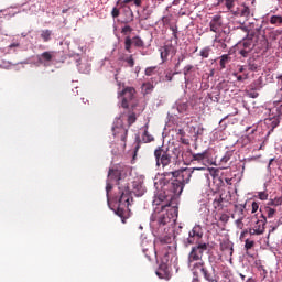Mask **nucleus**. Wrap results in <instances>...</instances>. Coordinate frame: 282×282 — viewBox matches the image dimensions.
Wrapping results in <instances>:
<instances>
[{"label": "nucleus", "instance_id": "obj_2", "mask_svg": "<svg viewBox=\"0 0 282 282\" xmlns=\"http://www.w3.org/2000/svg\"><path fill=\"white\" fill-rule=\"evenodd\" d=\"M206 250H208V243L196 242V245L191 248V251L187 256V264L188 268H192L194 271L200 270L205 281L213 282L218 279L219 275L217 274L215 267H212V269L206 267V262L204 261V252H206Z\"/></svg>", "mask_w": 282, "mask_h": 282}, {"label": "nucleus", "instance_id": "obj_55", "mask_svg": "<svg viewBox=\"0 0 282 282\" xmlns=\"http://www.w3.org/2000/svg\"><path fill=\"white\" fill-rule=\"evenodd\" d=\"M159 200H161L162 203H161V209H155L154 210V213L158 210V212H160V210H162V206H173V205H171V203H164V199H162V198H159Z\"/></svg>", "mask_w": 282, "mask_h": 282}, {"label": "nucleus", "instance_id": "obj_1", "mask_svg": "<svg viewBox=\"0 0 282 282\" xmlns=\"http://www.w3.org/2000/svg\"><path fill=\"white\" fill-rule=\"evenodd\" d=\"M178 209L177 206L162 205L160 212H155L151 217V228L152 234L154 235V243L158 246H166L173 241V237L169 235L171 228L169 224L171 220L175 221L177 219Z\"/></svg>", "mask_w": 282, "mask_h": 282}, {"label": "nucleus", "instance_id": "obj_42", "mask_svg": "<svg viewBox=\"0 0 282 282\" xmlns=\"http://www.w3.org/2000/svg\"><path fill=\"white\" fill-rule=\"evenodd\" d=\"M269 195L267 194V192H258V198L261 199V202H265L268 200Z\"/></svg>", "mask_w": 282, "mask_h": 282}, {"label": "nucleus", "instance_id": "obj_35", "mask_svg": "<svg viewBox=\"0 0 282 282\" xmlns=\"http://www.w3.org/2000/svg\"><path fill=\"white\" fill-rule=\"evenodd\" d=\"M242 46L245 47V50H252V47H254V44L252 43V40H245L242 42Z\"/></svg>", "mask_w": 282, "mask_h": 282}, {"label": "nucleus", "instance_id": "obj_8", "mask_svg": "<svg viewBox=\"0 0 282 282\" xmlns=\"http://www.w3.org/2000/svg\"><path fill=\"white\" fill-rule=\"evenodd\" d=\"M154 158L156 160V166H163L164 169L171 164L172 156L169 150H164L162 147L154 150Z\"/></svg>", "mask_w": 282, "mask_h": 282}, {"label": "nucleus", "instance_id": "obj_32", "mask_svg": "<svg viewBox=\"0 0 282 282\" xmlns=\"http://www.w3.org/2000/svg\"><path fill=\"white\" fill-rule=\"evenodd\" d=\"M235 3H237V0H225V6L227 8V10H229L230 12H232V10H235Z\"/></svg>", "mask_w": 282, "mask_h": 282}, {"label": "nucleus", "instance_id": "obj_23", "mask_svg": "<svg viewBox=\"0 0 282 282\" xmlns=\"http://www.w3.org/2000/svg\"><path fill=\"white\" fill-rule=\"evenodd\" d=\"M120 61H123V63H127L128 67H135V59L133 58V55L123 56L120 58Z\"/></svg>", "mask_w": 282, "mask_h": 282}, {"label": "nucleus", "instance_id": "obj_46", "mask_svg": "<svg viewBox=\"0 0 282 282\" xmlns=\"http://www.w3.org/2000/svg\"><path fill=\"white\" fill-rule=\"evenodd\" d=\"M251 208L252 214L257 213V210H259V202H252Z\"/></svg>", "mask_w": 282, "mask_h": 282}, {"label": "nucleus", "instance_id": "obj_11", "mask_svg": "<svg viewBox=\"0 0 282 282\" xmlns=\"http://www.w3.org/2000/svg\"><path fill=\"white\" fill-rule=\"evenodd\" d=\"M221 25H224V19L221 15H214L209 22V30L210 32H215V34H219Z\"/></svg>", "mask_w": 282, "mask_h": 282}, {"label": "nucleus", "instance_id": "obj_15", "mask_svg": "<svg viewBox=\"0 0 282 282\" xmlns=\"http://www.w3.org/2000/svg\"><path fill=\"white\" fill-rule=\"evenodd\" d=\"M170 54H175V48L172 45H165L161 48V58L163 63L169 61Z\"/></svg>", "mask_w": 282, "mask_h": 282}, {"label": "nucleus", "instance_id": "obj_10", "mask_svg": "<svg viewBox=\"0 0 282 282\" xmlns=\"http://www.w3.org/2000/svg\"><path fill=\"white\" fill-rule=\"evenodd\" d=\"M132 45H134V47H144V41L140 39V36H134L132 39L131 36H127L124 39V50L128 54H131Z\"/></svg>", "mask_w": 282, "mask_h": 282}, {"label": "nucleus", "instance_id": "obj_45", "mask_svg": "<svg viewBox=\"0 0 282 282\" xmlns=\"http://www.w3.org/2000/svg\"><path fill=\"white\" fill-rule=\"evenodd\" d=\"M131 3V0H118L116 6H120L121 8H124V6Z\"/></svg>", "mask_w": 282, "mask_h": 282}, {"label": "nucleus", "instance_id": "obj_34", "mask_svg": "<svg viewBox=\"0 0 282 282\" xmlns=\"http://www.w3.org/2000/svg\"><path fill=\"white\" fill-rule=\"evenodd\" d=\"M111 191H113V185L111 184V181L107 180V184H106V195H107V202L109 204V193H111Z\"/></svg>", "mask_w": 282, "mask_h": 282}, {"label": "nucleus", "instance_id": "obj_43", "mask_svg": "<svg viewBox=\"0 0 282 282\" xmlns=\"http://www.w3.org/2000/svg\"><path fill=\"white\" fill-rule=\"evenodd\" d=\"M111 17H112V19H118V17H120V9H118V7H115L112 9Z\"/></svg>", "mask_w": 282, "mask_h": 282}, {"label": "nucleus", "instance_id": "obj_12", "mask_svg": "<svg viewBox=\"0 0 282 282\" xmlns=\"http://www.w3.org/2000/svg\"><path fill=\"white\" fill-rule=\"evenodd\" d=\"M188 235H189V238L187 239V243L189 246H193V243H195V237L197 239H202V237H204V231L202 230V226L195 225Z\"/></svg>", "mask_w": 282, "mask_h": 282}, {"label": "nucleus", "instance_id": "obj_40", "mask_svg": "<svg viewBox=\"0 0 282 282\" xmlns=\"http://www.w3.org/2000/svg\"><path fill=\"white\" fill-rule=\"evenodd\" d=\"M185 59H186V55L181 54L177 58V63L175 64V69H180V65H182V63H184Z\"/></svg>", "mask_w": 282, "mask_h": 282}, {"label": "nucleus", "instance_id": "obj_20", "mask_svg": "<svg viewBox=\"0 0 282 282\" xmlns=\"http://www.w3.org/2000/svg\"><path fill=\"white\" fill-rule=\"evenodd\" d=\"M208 152L204 151L203 153H196L193 155L192 162H204L208 156Z\"/></svg>", "mask_w": 282, "mask_h": 282}, {"label": "nucleus", "instance_id": "obj_39", "mask_svg": "<svg viewBox=\"0 0 282 282\" xmlns=\"http://www.w3.org/2000/svg\"><path fill=\"white\" fill-rule=\"evenodd\" d=\"M246 250H252L254 248V240L247 239L245 240Z\"/></svg>", "mask_w": 282, "mask_h": 282}, {"label": "nucleus", "instance_id": "obj_61", "mask_svg": "<svg viewBox=\"0 0 282 282\" xmlns=\"http://www.w3.org/2000/svg\"><path fill=\"white\" fill-rule=\"evenodd\" d=\"M139 149H140V144H137L135 148H134V156L133 158H135V155H138V150Z\"/></svg>", "mask_w": 282, "mask_h": 282}, {"label": "nucleus", "instance_id": "obj_47", "mask_svg": "<svg viewBox=\"0 0 282 282\" xmlns=\"http://www.w3.org/2000/svg\"><path fill=\"white\" fill-rule=\"evenodd\" d=\"M170 30L172 31V35L174 36V39L177 40V25L170 26Z\"/></svg>", "mask_w": 282, "mask_h": 282}, {"label": "nucleus", "instance_id": "obj_41", "mask_svg": "<svg viewBox=\"0 0 282 282\" xmlns=\"http://www.w3.org/2000/svg\"><path fill=\"white\" fill-rule=\"evenodd\" d=\"M246 217V215L240 216L237 220H236V226L240 229L243 228V218Z\"/></svg>", "mask_w": 282, "mask_h": 282}, {"label": "nucleus", "instance_id": "obj_54", "mask_svg": "<svg viewBox=\"0 0 282 282\" xmlns=\"http://www.w3.org/2000/svg\"><path fill=\"white\" fill-rule=\"evenodd\" d=\"M130 3H133V6H137V8H140V6H142V0H130Z\"/></svg>", "mask_w": 282, "mask_h": 282}, {"label": "nucleus", "instance_id": "obj_59", "mask_svg": "<svg viewBox=\"0 0 282 282\" xmlns=\"http://www.w3.org/2000/svg\"><path fill=\"white\" fill-rule=\"evenodd\" d=\"M177 135H181V138H184V135H186V132L184 131V129H178Z\"/></svg>", "mask_w": 282, "mask_h": 282}, {"label": "nucleus", "instance_id": "obj_9", "mask_svg": "<svg viewBox=\"0 0 282 282\" xmlns=\"http://www.w3.org/2000/svg\"><path fill=\"white\" fill-rule=\"evenodd\" d=\"M121 99V107L123 109H129V102H133L135 100V88L126 87L119 93Z\"/></svg>", "mask_w": 282, "mask_h": 282}, {"label": "nucleus", "instance_id": "obj_36", "mask_svg": "<svg viewBox=\"0 0 282 282\" xmlns=\"http://www.w3.org/2000/svg\"><path fill=\"white\" fill-rule=\"evenodd\" d=\"M156 69H158V67H155V66L147 67L145 68V76H154Z\"/></svg>", "mask_w": 282, "mask_h": 282}, {"label": "nucleus", "instance_id": "obj_14", "mask_svg": "<svg viewBox=\"0 0 282 282\" xmlns=\"http://www.w3.org/2000/svg\"><path fill=\"white\" fill-rule=\"evenodd\" d=\"M54 58V52H43L41 55L37 56L39 63L44 65V67H47L50 63H52V59Z\"/></svg>", "mask_w": 282, "mask_h": 282}, {"label": "nucleus", "instance_id": "obj_29", "mask_svg": "<svg viewBox=\"0 0 282 282\" xmlns=\"http://www.w3.org/2000/svg\"><path fill=\"white\" fill-rule=\"evenodd\" d=\"M264 210H265L267 217L269 219H272V217H274V215H276V209L270 207L269 205L267 207H264Z\"/></svg>", "mask_w": 282, "mask_h": 282}, {"label": "nucleus", "instance_id": "obj_5", "mask_svg": "<svg viewBox=\"0 0 282 282\" xmlns=\"http://www.w3.org/2000/svg\"><path fill=\"white\" fill-rule=\"evenodd\" d=\"M269 112V118L264 119V124L268 131V135L281 124V119H282V105L280 106H274L273 108L268 109Z\"/></svg>", "mask_w": 282, "mask_h": 282}, {"label": "nucleus", "instance_id": "obj_30", "mask_svg": "<svg viewBox=\"0 0 282 282\" xmlns=\"http://www.w3.org/2000/svg\"><path fill=\"white\" fill-rule=\"evenodd\" d=\"M224 202V194H220L218 198H215L213 202V206L215 209L219 208L221 206V203Z\"/></svg>", "mask_w": 282, "mask_h": 282}, {"label": "nucleus", "instance_id": "obj_38", "mask_svg": "<svg viewBox=\"0 0 282 282\" xmlns=\"http://www.w3.org/2000/svg\"><path fill=\"white\" fill-rule=\"evenodd\" d=\"M236 210L239 213V217H242V215H246V205H236Z\"/></svg>", "mask_w": 282, "mask_h": 282}, {"label": "nucleus", "instance_id": "obj_44", "mask_svg": "<svg viewBox=\"0 0 282 282\" xmlns=\"http://www.w3.org/2000/svg\"><path fill=\"white\" fill-rule=\"evenodd\" d=\"M131 32H133V29L130 25H126L121 30V34H129Z\"/></svg>", "mask_w": 282, "mask_h": 282}, {"label": "nucleus", "instance_id": "obj_56", "mask_svg": "<svg viewBox=\"0 0 282 282\" xmlns=\"http://www.w3.org/2000/svg\"><path fill=\"white\" fill-rule=\"evenodd\" d=\"M180 142H182V144H186V145L191 144V141L184 137L180 138Z\"/></svg>", "mask_w": 282, "mask_h": 282}, {"label": "nucleus", "instance_id": "obj_53", "mask_svg": "<svg viewBox=\"0 0 282 282\" xmlns=\"http://www.w3.org/2000/svg\"><path fill=\"white\" fill-rule=\"evenodd\" d=\"M175 74H178V73H173V74L169 73V74H166L165 79L169 80V83H171V80H173V76H175Z\"/></svg>", "mask_w": 282, "mask_h": 282}, {"label": "nucleus", "instance_id": "obj_27", "mask_svg": "<svg viewBox=\"0 0 282 282\" xmlns=\"http://www.w3.org/2000/svg\"><path fill=\"white\" fill-rule=\"evenodd\" d=\"M210 52H213V48H210V46H206L200 50L199 56H202V58H208V56H210Z\"/></svg>", "mask_w": 282, "mask_h": 282}, {"label": "nucleus", "instance_id": "obj_31", "mask_svg": "<svg viewBox=\"0 0 282 282\" xmlns=\"http://www.w3.org/2000/svg\"><path fill=\"white\" fill-rule=\"evenodd\" d=\"M142 141L143 142H153V135L149 134V130H144L143 135H142Z\"/></svg>", "mask_w": 282, "mask_h": 282}, {"label": "nucleus", "instance_id": "obj_24", "mask_svg": "<svg viewBox=\"0 0 282 282\" xmlns=\"http://www.w3.org/2000/svg\"><path fill=\"white\" fill-rule=\"evenodd\" d=\"M193 69H195V67L193 65H186L184 68H183V74H184V78H185V83H188L189 78V74L193 72Z\"/></svg>", "mask_w": 282, "mask_h": 282}, {"label": "nucleus", "instance_id": "obj_60", "mask_svg": "<svg viewBox=\"0 0 282 282\" xmlns=\"http://www.w3.org/2000/svg\"><path fill=\"white\" fill-rule=\"evenodd\" d=\"M193 274H194L195 278L193 279L192 282H199V278L197 275V271H194Z\"/></svg>", "mask_w": 282, "mask_h": 282}, {"label": "nucleus", "instance_id": "obj_28", "mask_svg": "<svg viewBox=\"0 0 282 282\" xmlns=\"http://www.w3.org/2000/svg\"><path fill=\"white\" fill-rule=\"evenodd\" d=\"M269 21H270L271 25H281L282 17L281 15H272Z\"/></svg>", "mask_w": 282, "mask_h": 282}, {"label": "nucleus", "instance_id": "obj_58", "mask_svg": "<svg viewBox=\"0 0 282 282\" xmlns=\"http://www.w3.org/2000/svg\"><path fill=\"white\" fill-rule=\"evenodd\" d=\"M237 80L241 82V80H248V74H246L245 76L238 75L237 76Z\"/></svg>", "mask_w": 282, "mask_h": 282}, {"label": "nucleus", "instance_id": "obj_17", "mask_svg": "<svg viewBox=\"0 0 282 282\" xmlns=\"http://www.w3.org/2000/svg\"><path fill=\"white\" fill-rule=\"evenodd\" d=\"M135 107H138V104H131V111L128 113V128L131 127V124H135V121L138 120Z\"/></svg>", "mask_w": 282, "mask_h": 282}, {"label": "nucleus", "instance_id": "obj_4", "mask_svg": "<svg viewBox=\"0 0 282 282\" xmlns=\"http://www.w3.org/2000/svg\"><path fill=\"white\" fill-rule=\"evenodd\" d=\"M195 171H204V167H185L178 171L171 172L172 180L164 185V199L166 202H173L176 197L182 195L184 185L191 182V177Z\"/></svg>", "mask_w": 282, "mask_h": 282}, {"label": "nucleus", "instance_id": "obj_3", "mask_svg": "<svg viewBox=\"0 0 282 282\" xmlns=\"http://www.w3.org/2000/svg\"><path fill=\"white\" fill-rule=\"evenodd\" d=\"M108 182H116L119 186V198L117 203V208L115 209L116 215L121 219H127L129 213V206L133 202L131 196V188L126 180H122V174L120 170L110 169L108 172Z\"/></svg>", "mask_w": 282, "mask_h": 282}, {"label": "nucleus", "instance_id": "obj_33", "mask_svg": "<svg viewBox=\"0 0 282 282\" xmlns=\"http://www.w3.org/2000/svg\"><path fill=\"white\" fill-rule=\"evenodd\" d=\"M133 193L137 195V197H142V195H144V187H142V185H138L134 187Z\"/></svg>", "mask_w": 282, "mask_h": 282}, {"label": "nucleus", "instance_id": "obj_25", "mask_svg": "<svg viewBox=\"0 0 282 282\" xmlns=\"http://www.w3.org/2000/svg\"><path fill=\"white\" fill-rule=\"evenodd\" d=\"M154 88L155 86H153L151 82H147L142 84V89L144 94H151V91H153Z\"/></svg>", "mask_w": 282, "mask_h": 282}, {"label": "nucleus", "instance_id": "obj_51", "mask_svg": "<svg viewBox=\"0 0 282 282\" xmlns=\"http://www.w3.org/2000/svg\"><path fill=\"white\" fill-rule=\"evenodd\" d=\"M224 224H227V221L230 219V217L227 214H221L219 218Z\"/></svg>", "mask_w": 282, "mask_h": 282}, {"label": "nucleus", "instance_id": "obj_22", "mask_svg": "<svg viewBox=\"0 0 282 282\" xmlns=\"http://www.w3.org/2000/svg\"><path fill=\"white\" fill-rule=\"evenodd\" d=\"M41 39L44 41V43H47L52 41V31L51 30H42L41 31Z\"/></svg>", "mask_w": 282, "mask_h": 282}, {"label": "nucleus", "instance_id": "obj_6", "mask_svg": "<svg viewBox=\"0 0 282 282\" xmlns=\"http://www.w3.org/2000/svg\"><path fill=\"white\" fill-rule=\"evenodd\" d=\"M267 224H268V218L263 214H261L259 217L257 216L252 217L251 226L249 228V235L251 237H259L261 235H264Z\"/></svg>", "mask_w": 282, "mask_h": 282}, {"label": "nucleus", "instance_id": "obj_21", "mask_svg": "<svg viewBox=\"0 0 282 282\" xmlns=\"http://www.w3.org/2000/svg\"><path fill=\"white\" fill-rule=\"evenodd\" d=\"M230 61H231L230 55H228V54L221 55L220 62H219L220 69H226V65H228V63H230Z\"/></svg>", "mask_w": 282, "mask_h": 282}, {"label": "nucleus", "instance_id": "obj_16", "mask_svg": "<svg viewBox=\"0 0 282 282\" xmlns=\"http://www.w3.org/2000/svg\"><path fill=\"white\" fill-rule=\"evenodd\" d=\"M156 276H159V279H165L169 281V279H171L169 267H166V264H161L156 271Z\"/></svg>", "mask_w": 282, "mask_h": 282}, {"label": "nucleus", "instance_id": "obj_19", "mask_svg": "<svg viewBox=\"0 0 282 282\" xmlns=\"http://www.w3.org/2000/svg\"><path fill=\"white\" fill-rule=\"evenodd\" d=\"M172 153L177 162H182V155L184 153V147L178 145L173 148Z\"/></svg>", "mask_w": 282, "mask_h": 282}, {"label": "nucleus", "instance_id": "obj_52", "mask_svg": "<svg viewBox=\"0 0 282 282\" xmlns=\"http://www.w3.org/2000/svg\"><path fill=\"white\" fill-rule=\"evenodd\" d=\"M240 54H241V56H243L246 58L248 56V54H250V50H248V48L240 50Z\"/></svg>", "mask_w": 282, "mask_h": 282}, {"label": "nucleus", "instance_id": "obj_62", "mask_svg": "<svg viewBox=\"0 0 282 282\" xmlns=\"http://www.w3.org/2000/svg\"><path fill=\"white\" fill-rule=\"evenodd\" d=\"M276 80L280 83V85H282V74L276 76Z\"/></svg>", "mask_w": 282, "mask_h": 282}, {"label": "nucleus", "instance_id": "obj_18", "mask_svg": "<svg viewBox=\"0 0 282 282\" xmlns=\"http://www.w3.org/2000/svg\"><path fill=\"white\" fill-rule=\"evenodd\" d=\"M193 150L187 149V150H183V154H182V162H184V164H188L191 162H193Z\"/></svg>", "mask_w": 282, "mask_h": 282}, {"label": "nucleus", "instance_id": "obj_7", "mask_svg": "<svg viewBox=\"0 0 282 282\" xmlns=\"http://www.w3.org/2000/svg\"><path fill=\"white\" fill-rule=\"evenodd\" d=\"M112 133L116 140H120L121 142H123V147H127V135L129 133V129L124 127L122 116L115 120L112 126Z\"/></svg>", "mask_w": 282, "mask_h": 282}, {"label": "nucleus", "instance_id": "obj_48", "mask_svg": "<svg viewBox=\"0 0 282 282\" xmlns=\"http://www.w3.org/2000/svg\"><path fill=\"white\" fill-rule=\"evenodd\" d=\"M162 22L164 23V25H170L171 24V15H164L162 18Z\"/></svg>", "mask_w": 282, "mask_h": 282}, {"label": "nucleus", "instance_id": "obj_50", "mask_svg": "<svg viewBox=\"0 0 282 282\" xmlns=\"http://www.w3.org/2000/svg\"><path fill=\"white\" fill-rule=\"evenodd\" d=\"M249 69L250 72H257V69H259V65L254 63H249Z\"/></svg>", "mask_w": 282, "mask_h": 282}, {"label": "nucleus", "instance_id": "obj_37", "mask_svg": "<svg viewBox=\"0 0 282 282\" xmlns=\"http://www.w3.org/2000/svg\"><path fill=\"white\" fill-rule=\"evenodd\" d=\"M250 36H257L259 37V35L261 34V25L257 26L256 29L249 31Z\"/></svg>", "mask_w": 282, "mask_h": 282}, {"label": "nucleus", "instance_id": "obj_64", "mask_svg": "<svg viewBox=\"0 0 282 282\" xmlns=\"http://www.w3.org/2000/svg\"><path fill=\"white\" fill-rule=\"evenodd\" d=\"M246 282H254V279L249 278Z\"/></svg>", "mask_w": 282, "mask_h": 282}, {"label": "nucleus", "instance_id": "obj_49", "mask_svg": "<svg viewBox=\"0 0 282 282\" xmlns=\"http://www.w3.org/2000/svg\"><path fill=\"white\" fill-rule=\"evenodd\" d=\"M247 96H249V98H259V93L251 90L247 94Z\"/></svg>", "mask_w": 282, "mask_h": 282}, {"label": "nucleus", "instance_id": "obj_63", "mask_svg": "<svg viewBox=\"0 0 282 282\" xmlns=\"http://www.w3.org/2000/svg\"><path fill=\"white\" fill-rule=\"evenodd\" d=\"M228 160H230V158L224 156V158L221 159V162H228Z\"/></svg>", "mask_w": 282, "mask_h": 282}, {"label": "nucleus", "instance_id": "obj_57", "mask_svg": "<svg viewBox=\"0 0 282 282\" xmlns=\"http://www.w3.org/2000/svg\"><path fill=\"white\" fill-rule=\"evenodd\" d=\"M247 235H250V229H245V230L240 234V239H243Z\"/></svg>", "mask_w": 282, "mask_h": 282}, {"label": "nucleus", "instance_id": "obj_13", "mask_svg": "<svg viewBox=\"0 0 282 282\" xmlns=\"http://www.w3.org/2000/svg\"><path fill=\"white\" fill-rule=\"evenodd\" d=\"M231 14L234 17H242L245 21H249L251 14L250 7L242 4L236 10H231Z\"/></svg>", "mask_w": 282, "mask_h": 282}, {"label": "nucleus", "instance_id": "obj_26", "mask_svg": "<svg viewBox=\"0 0 282 282\" xmlns=\"http://www.w3.org/2000/svg\"><path fill=\"white\" fill-rule=\"evenodd\" d=\"M267 206H282V196L270 199Z\"/></svg>", "mask_w": 282, "mask_h": 282}]
</instances>
